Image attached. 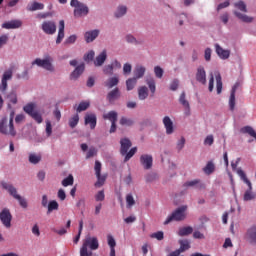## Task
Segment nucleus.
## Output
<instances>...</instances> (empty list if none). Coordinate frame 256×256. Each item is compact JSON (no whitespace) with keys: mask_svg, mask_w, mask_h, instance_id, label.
<instances>
[{"mask_svg":"<svg viewBox=\"0 0 256 256\" xmlns=\"http://www.w3.org/2000/svg\"><path fill=\"white\" fill-rule=\"evenodd\" d=\"M13 119H15V110H11L9 120L5 117L0 121V133L2 135H11V137L17 135V131H15V126L13 125Z\"/></svg>","mask_w":256,"mask_h":256,"instance_id":"f257e3e1","label":"nucleus"},{"mask_svg":"<svg viewBox=\"0 0 256 256\" xmlns=\"http://www.w3.org/2000/svg\"><path fill=\"white\" fill-rule=\"evenodd\" d=\"M97 251L99 249V240L97 237H86L83 241L82 247L80 248V256H91L93 252L89 251Z\"/></svg>","mask_w":256,"mask_h":256,"instance_id":"f03ea898","label":"nucleus"},{"mask_svg":"<svg viewBox=\"0 0 256 256\" xmlns=\"http://www.w3.org/2000/svg\"><path fill=\"white\" fill-rule=\"evenodd\" d=\"M237 174L239 175L240 179L243 180V182L248 185V189L244 193V201H253L256 199V194L253 192V184H251V181L249 178H247V174H245V171L238 169Z\"/></svg>","mask_w":256,"mask_h":256,"instance_id":"7ed1b4c3","label":"nucleus"},{"mask_svg":"<svg viewBox=\"0 0 256 256\" xmlns=\"http://www.w3.org/2000/svg\"><path fill=\"white\" fill-rule=\"evenodd\" d=\"M32 65H37V67H42V69H45L46 71H50V73H53L55 71V67L53 66V57L46 55L43 59L36 58Z\"/></svg>","mask_w":256,"mask_h":256,"instance_id":"20e7f679","label":"nucleus"},{"mask_svg":"<svg viewBox=\"0 0 256 256\" xmlns=\"http://www.w3.org/2000/svg\"><path fill=\"white\" fill-rule=\"evenodd\" d=\"M71 7H74V17H85L89 15V7L79 0H71Z\"/></svg>","mask_w":256,"mask_h":256,"instance_id":"39448f33","label":"nucleus"},{"mask_svg":"<svg viewBox=\"0 0 256 256\" xmlns=\"http://www.w3.org/2000/svg\"><path fill=\"white\" fill-rule=\"evenodd\" d=\"M36 108L37 104H35L34 102H30L23 107V111L26 112L27 115L32 117V119H34L36 123L41 124L43 123V116H41L38 111H35Z\"/></svg>","mask_w":256,"mask_h":256,"instance_id":"423d86ee","label":"nucleus"},{"mask_svg":"<svg viewBox=\"0 0 256 256\" xmlns=\"http://www.w3.org/2000/svg\"><path fill=\"white\" fill-rule=\"evenodd\" d=\"M185 211H187V206L179 207L170 216L166 218V220L164 221V225H169L171 221H184L186 217Z\"/></svg>","mask_w":256,"mask_h":256,"instance_id":"0eeeda50","label":"nucleus"},{"mask_svg":"<svg viewBox=\"0 0 256 256\" xmlns=\"http://www.w3.org/2000/svg\"><path fill=\"white\" fill-rule=\"evenodd\" d=\"M0 221L6 229H11V221H13V215H11V211L8 208H4L0 212Z\"/></svg>","mask_w":256,"mask_h":256,"instance_id":"6e6552de","label":"nucleus"},{"mask_svg":"<svg viewBox=\"0 0 256 256\" xmlns=\"http://www.w3.org/2000/svg\"><path fill=\"white\" fill-rule=\"evenodd\" d=\"M41 29L46 35H55L57 33V24L54 21L46 20L42 23Z\"/></svg>","mask_w":256,"mask_h":256,"instance_id":"1a4fd4ad","label":"nucleus"},{"mask_svg":"<svg viewBox=\"0 0 256 256\" xmlns=\"http://www.w3.org/2000/svg\"><path fill=\"white\" fill-rule=\"evenodd\" d=\"M140 163L144 169H146V170L151 169V167H153V156L151 154L141 155Z\"/></svg>","mask_w":256,"mask_h":256,"instance_id":"9d476101","label":"nucleus"},{"mask_svg":"<svg viewBox=\"0 0 256 256\" xmlns=\"http://www.w3.org/2000/svg\"><path fill=\"white\" fill-rule=\"evenodd\" d=\"M196 81L202 85H206L207 83V72H205V68L203 66L197 68Z\"/></svg>","mask_w":256,"mask_h":256,"instance_id":"9b49d317","label":"nucleus"},{"mask_svg":"<svg viewBox=\"0 0 256 256\" xmlns=\"http://www.w3.org/2000/svg\"><path fill=\"white\" fill-rule=\"evenodd\" d=\"M215 51H216V54L218 55V57L220 59H223L224 61L226 59H229V57H231V50H225L219 44H215Z\"/></svg>","mask_w":256,"mask_h":256,"instance_id":"f8f14e48","label":"nucleus"},{"mask_svg":"<svg viewBox=\"0 0 256 256\" xmlns=\"http://www.w3.org/2000/svg\"><path fill=\"white\" fill-rule=\"evenodd\" d=\"M85 71V63L79 64L74 71L70 74L71 81H77L81 75H83V72Z\"/></svg>","mask_w":256,"mask_h":256,"instance_id":"ddd939ff","label":"nucleus"},{"mask_svg":"<svg viewBox=\"0 0 256 256\" xmlns=\"http://www.w3.org/2000/svg\"><path fill=\"white\" fill-rule=\"evenodd\" d=\"M65 39V21H59L58 35L56 38V45L61 44V42Z\"/></svg>","mask_w":256,"mask_h":256,"instance_id":"4468645a","label":"nucleus"},{"mask_svg":"<svg viewBox=\"0 0 256 256\" xmlns=\"http://www.w3.org/2000/svg\"><path fill=\"white\" fill-rule=\"evenodd\" d=\"M119 97H121V92L119 88L116 87L107 94L106 99L109 103L113 104Z\"/></svg>","mask_w":256,"mask_h":256,"instance_id":"2eb2a0df","label":"nucleus"},{"mask_svg":"<svg viewBox=\"0 0 256 256\" xmlns=\"http://www.w3.org/2000/svg\"><path fill=\"white\" fill-rule=\"evenodd\" d=\"M23 25L21 20H11L2 24V29H19Z\"/></svg>","mask_w":256,"mask_h":256,"instance_id":"dca6fc26","label":"nucleus"},{"mask_svg":"<svg viewBox=\"0 0 256 256\" xmlns=\"http://www.w3.org/2000/svg\"><path fill=\"white\" fill-rule=\"evenodd\" d=\"M3 189L8 191L10 195L15 199H20L21 195L17 194V188H15L12 184H9L7 182L2 183Z\"/></svg>","mask_w":256,"mask_h":256,"instance_id":"f3484780","label":"nucleus"},{"mask_svg":"<svg viewBox=\"0 0 256 256\" xmlns=\"http://www.w3.org/2000/svg\"><path fill=\"white\" fill-rule=\"evenodd\" d=\"M120 153L121 155L125 156L127 155V152L129 151V149H131V140H129L128 138H124L120 140Z\"/></svg>","mask_w":256,"mask_h":256,"instance_id":"a211bd4d","label":"nucleus"},{"mask_svg":"<svg viewBox=\"0 0 256 256\" xmlns=\"http://www.w3.org/2000/svg\"><path fill=\"white\" fill-rule=\"evenodd\" d=\"M13 79V70H7L4 72L2 76V91H7V82Z\"/></svg>","mask_w":256,"mask_h":256,"instance_id":"6ab92c4d","label":"nucleus"},{"mask_svg":"<svg viewBox=\"0 0 256 256\" xmlns=\"http://www.w3.org/2000/svg\"><path fill=\"white\" fill-rule=\"evenodd\" d=\"M85 125H90V129L97 127V115L90 113L85 115Z\"/></svg>","mask_w":256,"mask_h":256,"instance_id":"aec40b11","label":"nucleus"},{"mask_svg":"<svg viewBox=\"0 0 256 256\" xmlns=\"http://www.w3.org/2000/svg\"><path fill=\"white\" fill-rule=\"evenodd\" d=\"M145 83L149 87L151 97H154L155 92L157 91V85L155 83V78H153L152 76H147L145 79Z\"/></svg>","mask_w":256,"mask_h":256,"instance_id":"412c9836","label":"nucleus"},{"mask_svg":"<svg viewBox=\"0 0 256 256\" xmlns=\"http://www.w3.org/2000/svg\"><path fill=\"white\" fill-rule=\"evenodd\" d=\"M246 239L251 245H256V226H252L247 230Z\"/></svg>","mask_w":256,"mask_h":256,"instance_id":"4be33fe9","label":"nucleus"},{"mask_svg":"<svg viewBox=\"0 0 256 256\" xmlns=\"http://www.w3.org/2000/svg\"><path fill=\"white\" fill-rule=\"evenodd\" d=\"M99 37V30L95 29V30H91V31H87L84 34V39L86 41V43H93V41Z\"/></svg>","mask_w":256,"mask_h":256,"instance_id":"5701e85b","label":"nucleus"},{"mask_svg":"<svg viewBox=\"0 0 256 256\" xmlns=\"http://www.w3.org/2000/svg\"><path fill=\"white\" fill-rule=\"evenodd\" d=\"M107 61V50H103L94 60L95 67H102V65Z\"/></svg>","mask_w":256,"mask_h":256,"instance_id":"b1692460","label":"nucleus"},{"mask_svg":"<svg viewBox=\"0 0 256 256\" xmlns=\"http://www.w3.org/2000/svg\"><path fill=\"white\" fill-rule=\"evenodd\" d=\"M163 125L166 129V134L167 135H173V131H174L173 121L171 120V118L169 116H165L163 118Z\"/></svg>","mask_w":256,"mask_h":256,"instance_id":"393cba45","label":"nucleus"},{"mask_svg":"<svg viewBox=\"0 0 256 256\" xmlns=\"http://www.w3.org/2000/svg\"><path fill=\"white\" fill-rule=\"evenodd\" d=\"M179 102L185 108V111H184L185 115H187V116L191 115V106L189 105V101H187V99H185V92L181 93Z\"/></svg>","mask_w":256,"mask_h":256,"instance_id":"a878e982","label":"nucleus"},{"mask_svg":"<svg viewBox=\"0 0 256 256\" xmlns=\"http://www.w3.org/2000/svg\"><path fill=\"white\" fill-rule=\"evenodd\" d=\"M27 11H43L45 4L34 1L32 4H28L26 7Z\"/></svg>","mask_w":256,"mask_h":256,"instance_id":"bb28decb","label":"nucleus"},{"mask_svg":"<svg viewBox=\"0 0 256 256\" xmlns=\"http://www.w3.org/2000/svg\"><path fill=\"white\" fill-rule=\"evenodd\" d=\"M119 85V77L113 76L107 79V81L104 82V86L107 87V89H113V87H117Z\"/></svg>","mask_w":256,"mask_h":256,"instance_id":"cd10ccee","label":"nucleus"},{"mask_svg":"<svg viewBox=\"0 0 256 256\" xmlns=\"http://www.w3.org/2000/svg\"><path fill=\"white\" fill-rule=\"evenodd\" d=\"M149 97V88L147 86L138 87V99L140 101H145Z\"/></svg>","mask_w":256,"mask_h":256,"instance_id":"c85d7f7f","label":"nucleus"},{"mask_svg":"<svg viewBox=\"0 0 256 256\" xmlns=\"http://www.w3.org/2000/svg\"><path fill=\"white\" fill-rule=\"evenodd\" d=\"M145 71H147V69L144 66H136L134 69V79L137 81L138 79H143Z\"/></svg>","mask_w":256,"mask_h":256,"instance_id":"c756f323","label":"nucleus"},{"mask_svg":"<svg viewBox=\"0 0 256 256\" xmlns=\"http://www.w3.org/2000/svg\"><path fill=\"white\" fill-rule=\"evenodd\" d=\"M108 245L110 247V256H115V247L117 246V242L112 235L107 236Z\"/></svg>","mask_w":256,"mask_h":256,"instance_id":"7c9ffc66","label":"nucleus"},{"mask_svg":"<svg viewBox=\"0 0 256 256\" xmlns=\"http://www.w3.org/2000/svg\"><path fill=\"white\" fill-rule=\"evenodd\" d=\"M103 119L110 121V123H117V112L110 111L106 114H103Z\"/></svg>","mask_w":256,"mask_h":256,"instance_id":"2f4dec72","label":"nucleus"},{"mask_svg":"<svg viewBox=\"0 0 256 256\" xmlns=\"http://www.w3.org/2000/svg\"><path fill=\"white\" fill-rule=\"evenodd\" d=\"M136 86H137V78L132 77L126 80L127 91H133Z\"/></svg>","mask_w":256,"mask_h":256,"instance_id":"473e14b6","label":"nucleus"},{"mask_svg":"<svg viewBox=\"0 0 256 256\" xmlns=\"http://www.w3.org/2000/svg\"><path fill=\"white\" fill-rule=\"evenodd\" d=\"M7 99L9 101L7 107L8 109H12L11 107V103L12 105H17V93L15 92H10L8 95H7Z\"/></svg>","mask_w":256,"mask_h":256,"instance_id":"72a5a7b5","label":"nucleus"},{"mask_svg":"<svg viewBox=\"0 0 256 256\" xmlns=\"http://www.w3.org/2000/svg\"><path fill=\"white\" fill-rule=\"evenodd\" d=\"M191 233H193V227H191V226L182 227L178 231V235L180 237H185L187 235H191Z\"/></svg>","mask_w":256,"mask_h":256,"instance_id":"f704fd0d","label":"nucleus"},{"mask_svg":"<svg viewBox=\"0 0 256 256\" xmlns=\"http://www.w3.org/2000/svg\"><path fill=\"white\" fill-rule=\"evenodd\" d=\"M179 244H180V249H178L176 251H180V253H183V252L191 249V244L189 243V240H180Z\"/></svg>","mask_w":256,"mask_h":256,"instance_id":"c9c22d12","label":"nucleus"},{"mask_svg":"<svg viewBox=\"0 0 256 256\" xmlns=\"http://www.w3.org/2000/svg\"><path fill=\"white\" fill-rule=\"evenodd\" d=\"M91 107V103L89 101H82L79 103L76 111L77 113H81L83 111H87Z\"/></svg>","mask_w":256,"mask_h":256,"instance_id":"e433bc0d","label":"nucleus"},{"mask_svg":"<svg viewBox=\"0 0 256 256\" xmlns=\"http://www.w3.org/2000/svg\"><path fill=\"white\" fill-rule=\"evenodd\" d=\"M216 89H217V94L221 95V92L223 91V81L221 78V74L216 75Z\"/></svg>","mask_w":256,"mask_h":256,"instance_id":"4c0bfd02","label":"nucleus"},{"mask_svg":"<svg viewBox=\"0 0 256 256\" xmlns=\"http://www.w3.org/2000/svg\"><path fill=\"white\" fill-rule=\"evenodd\" d=\"M234 15H236V17H238V19H241V21H243L244 23H252L253 22L252 17H249L245 14H241L240 12L235 11Z\"/></svg>","mask_w":256,"mask_h":256,"instance_id":"58836bf2","label":"nucleus"},{"mask_svg":"<svg viewBox=\"0 0 256 256\" xmlns=\"http://www.w3.org/2000/svg\"><path fill=\"white\" fill-rule=\"evenodd\" d=\"M203 171L204 173H206V175H211V173L215 171V164L213 163V161H209L203 168Z\"/></svg>","mask_w":256,"mask_h":256,"instance_id":"ea45409f","label":"nucleus"},{"mask_svg":"<svg viewBox=\"0 0 256 256\" xmlns=\"http://www.w3.org/2000/svg\"><path fill=\"white\" fill-rule=\"evenodd\" d=\"M97 181L95 182V187H103V185H105V181L107 179V176L105 175H96Z\"/></svg>","mask_w":256,"mask_h":256,"instance_id":"a19ab883","label":"nucleus"},{"mask_svg":"<svg viewBox=\"0 0 256 256\" xmlns=\"http://www.w3.org/2000/svg\"><path fill=\"white\" fill-rule=\"evenodd\" d=\"M78 124H79V114H76L69 119V127H71V129H75V127H77Z\"/></svg>","mask_w":256,"mask_h":256,"instance_id":"79ce46f5","label":"nucleus"},{"mask_svg":"<svg viewBox=\"0 0 256 256\" xmlns=\"http://www.w3.org/2000/svg\"><path fill=\"white\" fill-rule=\"evenodd\" d=\"M127 13V6H119L115 12V17L119 19V17H123Z\"/></svg>","mask_w":256,"mask_h":256,"instance_id":"37998d69","label":"nucleus"},{"mask_svg":"<svg viewBox=\"0 0 256 256\" xmlns=\"http://www.w3.org/2000/svg\"><path fill=\"white\" fill-rule=\"evenodd\" d=\"M74 181L75 180L73 178V175L70 174L68 177H66L62 180V186L69 187V186L73 185Z\"/></svg>","mask_w":256,"mask_h":256,"instance_id":"c03bdc74","label":"nucleus"},{"mask_svg":"<svg viewBox=\"0 0 256 256\" xmlns=\"http://www.w3.org/2000/svg\"><path fill=\"white\" fill-rule=\"evenodd\" d=\"M242 133H248L250 137H253L254 139H256V132L251 126H245L244 128H242Z\"/></svg>","mask_w":256,"mask_h":256,"instance_id":"a18cd8bd","label":"nucleus"},{"mask_svg":"<svg viewBox=\"0 0 256 256\" xmlns=\"http://www.w3.org/2000/svg\"><path fill=\"white\" fill-rule=\"evenodd\" d=\"M234 7H236V9H239V11H242L243 13H247V5L241 0L236 2L234 4Z\"/></svg>","mask_w":256,"mask_h":256,"instance_id":"49530a36","label":"nucleus"},{"mask_svg":"<svg viewBox=\"0 0 256 256\" xmlns=\"http://www.w3.org/2000/svg\"><path fill=\"white\" fill-rule=\"evenodd\" d=\"M57 209H59V203H57L55 200L50 201L48 204V213L57 211Z\"/></svg>","mask_w":256,"mask_h":256,"instance_id":"de8ad7c7","label":"nucleus"},{"mask_svg":"<svg viewBox=\"0 0 256 256\" xmlns=\"http://www.w3.org/2000/svg\"><path fill=\"white\" fill-rule=\"evenodd\" d=\"M133 120L127 117H122L120 119V125L126 126V127H131L133 126Z\"/></svg>","mask_w":256,"mask_h":256,"instance_id":"09e8293b","label":"nucleus"},{"mask_svg":"<svg viewBox=\"0 0 256 256\" xmlns=\"http://www.w3.org/2000/svg\"><path fill=\"white\" fill-rule=\"evenodd\" d=\"M136 153L137 147H133L132 149H130V151L125 154L124 163H127V161H129V159H131V157H133V155H135Z\"/></svg>","mask_w":256,"mask_h":256,"instance_id":"8fccbe9b","label":"nucleus"},{"mask_svg":"<svg viewBox=\"0 0 256 256\" xmlns=\"http://www.w3.org/2000/svg\"><path fill=\"white\" fill-rule=\"evenodd\" d=\"M163 68H161V66H156L154 67V74L155 77H157V79H162L163 78Z\"/></svg>","mask_w":256,"mask_h":256,"instance_id":"3c124183","label":"nucleus"},{"mask_svg":"<svg viewBox=\"0 0 256 256\" xmlns=\"http://www.w3.org/2000/svg\"><path fill=\"white\" fill-rule=\"evenodd\" d=\"M131 71H133V66L130 63H125L123 65V75H131Z\"/></svg>","mask_w":256,"mask_h":256,"instance_id":"603ef678","label":"nucleus"},{"mask_svg":"<svg viewBox=\"0 0 256 256\" xmlns=\"http://www.w3.org/2000/svg\"><path fill=\"white\" fill-rule=\"evenodd\" d=\"M113 71H114V68H113V65L111 64H108L103 67L104 75H113Z\"/></svg>","mask_w":256,"mask_h":256,"instance_id":"864d4df0","label":"nucleus"},{"mask_svg":"<svg viewBox=\"0 0 256 256\" xmlns=\"http://www.w3.org/2000/svg\"><path fill=\"white\" fill-rule=\"evenodd\" d=\"M213 143H215V138L213 137V135L210 134L206 136V138L204 139V145H209V147H211Z\"/></svg>","mask_w":256,"mask_h":256,"instance_id":"5fc2aeb1","label":"nucleus"},{"mask_svg":"<svg viewBox=\"0 0 256 256\" xmlns=\"http://www.w3.org/2000/svg\"><path fill=\"white\" fill-rule=\"evenodd\" d=\"M127 43H132L133 45H139V41H137V38L131 34H128L126 36Z\"/></svg>","mask_w":256,"mask_h":256,"instance_id":"6e6d98bb","label":"nucleus"},{"mask_svg":"<svg viewBox=\"0 0 256 256\" xmlns=\"http://www.w3.org/2000/svg\"><path fill=\"white\" fill-rule=\"evenodd\" d=\"M29 161H30V163L37 165V163H39V161H41V156H37L35 154H30Z\"/></svg>","mask_w":256,"mask_h":256,"instance_id":"4d7b16f0","label":"nucleus"},{"mask_svg":"<svg viewBox=\"0 0 256 256\" xmlns=\"http://www.w3.org/2000/svg\"><path fill=\"white\" fill-rule=\"evenodd\" d=\"M75 41H77V35L73 34L65 40L64 45H73Z\"/></svg>","mask_w":256,"mask_h":256,"instance_id":"13d9d810","label":"nucleus"},{"mask_svg":"<svg viewBox=\"0 0 256 256\" xmlns=\"http://www.w3.org/2000/svg\"><path fill=\"white\" fill-rule=\"evenodd\" d=\"M152 239H157V241H163L164 239V234L163 231H158L156 233H153L151 235Z\"/></svg>","mask_w":256,"mask_h":256,"instance_id":"bf43d9fd","label":"nucleus"},{"mask_svg":"<svg viewBox=\"0 0 256 256\" xmlns=\"http://www.w3.org/2000/svg\"><path fill=\"white\" fill-rule=\"evenodd\" d=\"M93 59H95V51L93 50L84 55V61H93Z\"/></svg>","mask_w":256,"mask_h":256,"instance_id":"052dcab7","label":"nucleus"},{"mask_svg":"<svg viewBox=\"0 0 256 256\" xmlns=\"http://www.w3.org/2000/svg\"><path fill=\"white\" fill-rule=\"evenodd\" d=\"M126 203L128 207H133V205H135V199L133 198V195L128 194L126 196Z\"/></svg>","mask_w":256,"mask_h":256,"instance_id":"680f3d73","label":"nucleus"},{"mask_svg":"<svg viewBox=\"0 0 256 256\" xmlns=\"http://www.w3.org/2000/svg\"><path fill=\"white\" fill-rule=\"evenodd\" d=\"M199 183H201V180H199V179L187 181V182H185L184 187H195V185H199Z\"/></svg>","mask_w":256,"mask_h":256,"instance_id":"e2e57ef3","label":"nucleus"},{"mask_svg":"<svg viewBox=\"0 0 256 256\" xmlns=\"http://www.w3.org/2000/svg\"><path fill=\"white\" fill-rule=\"evenodd\" d=\"M235 96L234 95H230L229 97V109L230 111H235Z\"/></svg>","mask_w":256,"mask_h":256,"instance_id":"0e129e2a","label":"nucleus"},{"mask_svg":"<svg viewBox=\"0 0 256 256\" xmlns=\"http://www.w3.org/2000/svg\"><path fill=\"white\" fill-rule=\"evenodd\" d=\"M97 155V149L91 147L89 148L87 154H86V159H91V157H95Z\"/></svg>","mask_w":256,"mask_h":256,"instance_id":"69168bd1","label":"nucleus"},{"mask_svg":"<svg viewBox=\"0 0 256 256\" xmlns=\"http://www.w3.org/2000/svg\"><path fill=\"white\" fill-rule=\"evenodd\" d=\"M96 201H105V191L101 190L95 195Z\"/></svg>","mask_w":256,"mask_h":256,"instance_id":"338daca9","label":"nucleus"},{"mask_svg":"<svg viewBox=\"0 0 256 256\" xmlns=\"http://www.w3.org/2000/svg\"><path fill=\"white\" fill-rule=\"evenodd\" d=\"M185 147V137H181V139L177 142L176 148L177 151H181Z\"/></svg>","mask_w":256,"mask_h":256,"instance_id":"774afa93","label":"nucleus"}]
</instances>
